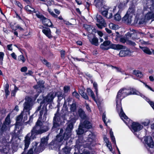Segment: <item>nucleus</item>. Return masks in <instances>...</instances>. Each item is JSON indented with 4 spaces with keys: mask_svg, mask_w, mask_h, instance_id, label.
Instances as JSON below:
<instances>
[{
    "mask_svg": "<svg viewBox=\"0 0 154 154\" xmlns=\"http://www.w3.org/2000/svg\"><path fill=\"white\" fill-rule=\"evenodd\" d=\"M131 94L140 95L142 97L144 95L138 91L134 88H122L118 92L116 97V109L121 119L126 124L129 123L130 119L124 112L121 106V100L125 97Z\"/></svg>",
    "mask_w": 154,
    "mask_h": 154,
    "instance_id": "f257e3e1",
    "label": "nucleus"
},
{
    "mask_svg": "<svg viewBox=\"0 0 154 154\" xmlns=\"http://www.w3.org/2000/svg\"><path fill=\"white\" fill-rule=\"evenodd\" d=\"M76 120V119L74 117L69 121L66 131L63 135V130L62 129L60 130V132L56 136V139L51 143V148L54 149L57 148L59 149L60 146L63 144L64 141L67 140L70 137L73 128V125Z\"/></svg>",
    "mask_w": 154,
    "mask_h": 154,
    "instance_id": "f03ea898",
    "label": "nucleus"
},
{
    "mask_svg": "<svg viewBox=\"0 0 154 154\" xmlns=\"http://www.w3.org/2000/svg\"><path fill=\"white\" fill-rule=\"evenodd\" d=\"M57 96L58 97L63 96L62 94H61V92H60L58 91L57 92H51L48 94L47 96L44 98L43 100V102H42L40 103V105L38 107L36 111H39L41 110L40 111V115L41 117H42L43 114H44V117H45L47 115V110L46 106L44 105L43 106L42 108L41 109L42 105L43 104V103H46L48 102H51L53 101L55 97L57 96Z\"/></svg>",
    "mask_w": 154,
    "mask_h": 154,
    "instance_id": "7ed1b4c3",
    "label": "nucleus"
},
{
    "mask_svg": "<svg viewBox=\"0 0 154 154\" xmlns=\"http://www.w3.org/2000/svg\"><path fill=\"white\" fill-rule=\"evenodd\" d=\"M40 118V117L38 120L35 126L32 130L33 131V132L36 136L37 134H40L46 132L49 129V128L48 126L42 125V122L39 120Z\"/></svg>",
    "mask_w": 154,
    "mask_h": 154,
    "instance_id": "20e7f679",
    "label": "nucleus"
},
{
    "mask_svg": "<svg viewBox=\"0 0 154 154\" xmlns=\"http://www.w3.org/2000/svg\"><path fill=\"white\" fill-rule=\"evenodd\" d=\"M48 136L42 138L41 140V143L39 147H37V145L38 143L35 142H32V147L34 148L35 146V150L36 152L42 151L44 149L45 147L48 143Z\"/></svg>",
    "mask_w": 154,
    "mask_h": 154,
    "instance_id": "39448f33",
    "label": "nucleus"
},
{
    "mask_svg": "<svg viewBox=\"0 0 154 154\" xmlns=\"http://www.w3.org/2000/svg\"><path fill=\"white\" fill-rule=\"evenodd\" d=\"M34 12L35 13L36 16L42 21L43 24L47 26L53 27L52 23L50 20L46 18L38 11H35Z\"/></svg>",
    "mask_w": 154,
    "mask_h": 154,
    "instance_id": "423d86ee",
    "label": "nucleus"
},
{
    "mask_svg": "<svg viewBox=\"0 0 154 154\" xmlns=\"http://www.w3.org/2000/svg\"><path fill=\"white\" fill-rule=\"evenodd\" d=\"M36 135L31 130V133H29L25 137L24 140V142L25 148L24 151L27 149L29 147L30 142V139H33L36 138Z\"/></svg>",
    "mask_w": 154,
    "mask_h": 154,
    "instance_id": "0eeeda50",
    "label": "nucleus"
},
{
    "mask_svg": "<svg viewBox=\"0 0 154 154\" xmlns=\"http://www.w3.org/2000/svg\"><path fill=\"white\" fill-rule=\"evenodd\" d=\"M103 0H95L94 4L99 11L102 12L104 10H108L109 7L104 5Z\"/></svg>",
    "mask_w": 154,
    "mask_h": 154,
    "instance_id": "6e6552de",
    "label": "nucleus"
},
{
    "mask_svg": "<svg viewBox=\"0 0 154 154\" xmlns=\"http://www.w3.org/2000/svg\"><path fill=\"white\" fill-rule=\"evenodd\" d=\"M96 19L98 24H97V26L100 29H102L106 26V24L102 16L99 15L97 14Z\"/></svg>",
    "mask_w": 154,
    "mask_h": 154,
    "instance_id": "1a4fd4ad",
    "label": "nucleus"
},
{
    "mask_svg": "<svg viewBox=\"0 0 154 154\" xmlns=\"http://www.w3.org/2000/svg\"><path fill=\"white\" fill-rule=\"evenodd\" d=\"M143 128V126L138 122H133L131 125V131L134 133L139 131Z\"/></svg>",
    "mask_w": 154,
    "mask_h": 154,
    "instance_id": "9d476101",
    "label": "nucleus"
},
{
    "mask_svg": "<svg viewBox=\"0 0 154 154\" xmlns=\"http://www.w3.org/2000/svg\"><path fill=\"white\" fill-rule=\"evenodd\" d=\"M150 11L146 14L145 16V19L147 20L153 19L154 20V4L150 7Z\"/></svg>",
    "mask_w": 154,
    "mask_h": 154,
    "instance_id": "9b49d317",
    "label": "nucleus"
},
{
    "mask_svg": "<svg viewBox=\"0 0 154 154\" xmlns=\"http://www.w3.org/2000/svg\"><path fill=\"white\" fill-rule=\"evenodd\" d=\"M24 112L22 111L20 115L17 116L16 119V124L15 125L16 129L18 128L19 126L23 124L24 123V121H23V117Z\"/></svg>",
    "mask_w": 154,
    "mask_h": 154,
    "instance_id": "f8f14e48",
    "label": "nucleus"
},
{
    "mask_svg": "<svg viewBox=\"0 0 154 154\" xmlns=\"http://www.w3.org/2000/svg\"><path fill=\"white\" fill-rule=\"evenodd\" d=\"M144 142L149 148H152L154 145L151 136L146 137L144 139Z\"/></svg>",
    "mask_w": 154,
    "mask_h": 154,
    "instance_id": "ddd939ff",
    "label": "nucleus"
},
{
    "mask_svg": "<svg viewBox=\"0 0 154 154\" xmlns=\"http://www.w3.org/2000/svg\"><path fill=\"white\" fill-rule=\"evenodd\" d=\"M108 10H104L101 12L102 15L107 18H110L112 16V8L109 7Z\"/></svg>",
    "mask_w": 154,
    "mask_h": 154,
    "instance_id": "4468645a",
    "label": "nucleus"
},
{
    "mask_svg": "<svg viewBox=\"0 0 154 154\" xmlns=\"http://www.w3.org/2000/svg\"><path fill=\"white\" fill-rule=\"evenodd\" d=\"M134 34L133 33L130 32H128L125 35V36L121 37L120 39L121 42L125 43V42H127L128 39H130L132 35Z\"/></svg>",
    "mask_w": 154,
    "mask_h": 154,
    "instance_id": "2eb2a0df",
    "label": "nucleus"
},
{
    "mask_svg": "<svg viewBox=\"0 0 154 154\" xmlns=\"http://www.w3.org/2000/svg\"><path fill=\"white\" fill-rule=\"evenodd\" d=\"M80 125H82V126L85 130L90 128L92 126L91 123L89 121L86 120L84 121L83 123L81 121Z\"/></svg>",
    "mask_w": 154,
    "mask_h": 154,
    "instance_id": "dca6fc26",
    "label": "nucleus"
},
{
    "mask_svg": "<svg viewBox=\"0 0 154 154\" xmlns=\"http://www.w3.org/2000/svg\"><path fill=\"white\" fill-rule=\"evenodd\" d=\"M125 46L119 44H112L110 45V48L115 50H120L125 48Z\"/></svg>",
    "mask_w": 154,
    "mask_h": 154,
    "instance_id": "f3484780",
    "label": "nucleus"
},
{
    "mask_svg": "<svg viewBox=\"0 0 154 154\" xmlns=\"http://www.w3.org/2000/svg\"><path fill=\"white\" fill-rule=\"evenodd\" d=\"M110 44V42L109 41H105L102 44H101L100 47L103 50H108L109 48L107 47Z\"/></svg>",
    "mask_w": 154,
    "mask_h": 154,
    "instance_id": "a211bd4d",
    "label": "nucleus"
},
{
    "mask_svg": "<svg viewBox=\"0 0 154 154\" xmlns=\"http://www.w3.org/2000/svg\"><path fill=\"white\" fill-rule=\"evenodd\" d=\"M42 32L49 38H52V36L51 34V31L49 28H45L42 30Z\"/></svg>",
    "mask_w": 154,
    "mask_h": 154,
    "instance_id": "6ab92c4d",
    "label": "nucleus"
},
{
    "mask_svg": "<svg viewBox=\"0 0 154 154\" xmlns=\"http://www.w3.org/2000/svg\"><path fill=\"white\" fill-rule=\"evenodd\" d=\"M24 108L23 111L24 112L26 110V112H28L31 109V106H32L31 103L29 102H25L24 104Z\"/></svg>",
    "mask_w": 154,
    "mask_h": 154,
    "instance_id": "aec40b11",
    "label": "nucleus"
},
{
    "mask_svg": "<svg viewBox=\"0 0 154 154\" xmlns=\"http://www.w3.org/2000/svg\"><path fill=\"white\" fill-rule=\"evenodd\" d=\"M131 54V51L129 50H121L119 54V56L124 57L126 56L130 55Z\"/></svg>",
    "mask_w": 154,
    "mask_h": 154,
    "instance_id": "412c9836",
    "label": "nucleus"
},
{
    "mask_svg": "<svg viewBox=\"0 0 154 154\" xmlns=\"http://www.w3.org/2000/svg\"><path fill=\"white\" fill-rule=\"evenodd\" d=\"M60 122V117L55 115L54 118V127L56 128L58 126Z\"/></svg>",
    "mask_w": 154,
    "mask_h": 154,
    "instance_id": "4be33fe9",
    "label": "nucleus"
},
{
    "mask_svg": "<svg viewBox=\"0 0 154 154\" xmlns=\"http://www.w3.org/2000/svg\"><path fill=\"white\" fill-rule=\"evenodd\" d=\"M132 17L131 16H130L126 14L123 17L122 20L125 21L127 23H131L132 21Z\"/></svg>",
    "mask_w": 154,
    "mask_h": 154,
    "instance_id": "5701e85b",
    "label": "nucleus"
},
{
    "mask_svg": "<svg viewBox=\"0 0 154 154\" xmlns=\"http://www.w3.org/2000/svg\"><path fill=\"white\" fill-rule=\"evenodd\" d=\"M88 39L89 41L92 44L95 46H97L99 45L98 39L97 38L94 37L91 38L89 37Z\"/></svg>",
    "mask_w": 154,
    "mask_h": 154,
    "instance_id": "b1692460",
    "label": "nucleus"
},
{
    "mask_svg": "<svg viewBox=\"0 0 154 154\" xmlns=\"http://www.w3.org/2000/svg\"><path fill=\"white\" fill-rule=\"evenodd\" d=\"M44 82L42 81H40L37 82V84L33 86V88L38 89H40L41 88H43L44 87Z\"/></svg>",
    "mask_w": 154,
    "mask_h": 154,
    "instance_id": "393cba45",
    "label": "nucleus"
},
{
    "mask_svg": "<svg viewBox=\"0 0 154 154\" xmlns=\"http://www.w3.org/2000/svg\"><path fill=\"white\" fill-rule=\"evenodd\" d=\"M86 130L82 126V125H79V128L76 131L78 135H81L83 134L84 132H86Z\"/></svg>",
    "mask_w": 154,
    "mask_h": 154,
    "instance_id": "a878e982",
    "label": "nucleus"
},
{
    "mask_svg": "<svg viewBox=\"0 0 154 154\" xmlns=\"http://www.w3.org/2000/svg\"><path fill=\"white\" fill-rule=\"evenodd\" d=\"M10 122V115L9 114L5 118V121L3 124V128H4V126L5 125H9V124Z\"/></svg>",
    "mask_w": 154,
    "mask_h": 154,
    "instance_id": "bb28decb",
    "label": "nucleus"
},
{
    "mask_svg": "<svg viewBox=\"0 0 154 154\" xmlns=\"http://www.w3.org/2000/svg\"><path fill=\"white\" fill-rule=\"evenodd\" d=\"M20 139L17 136H14L12 137L11 142L14 144H17L20 141Z\"/></svg>",
    "mask_w": 154,
    "mask_h": 154,
    "instance_id": "cd10ccee",
    "label": "nucleus"
},
{
    "mask_svg": "<svg viewBox=\"0 0 154 154\" xmlns=\"http://www.w3.org/2000/svg\"><path fill=\"white\" fill-rule=\"evenodd\" d=\"M25 9L26 11L29 12L30 13H32V14L35 13L34 12L35 11H35L34 8H32L30 6L27 5L25 7Z\"/></svg>",
    "mask_w": 154,
    "mask_h": 154,
    "instance_id": "c85d7f7f",
    "label": "nucleus"
},
{
    "mask_svg": "<svg viewBox=\"0 0 154 154\" xmlns=\"http://www.w3.org/2000/svg\"><path fill=\"white\" fill-rule=\"evenodd\" d=\"M140 48L145 53L149 55L152 54V52L148 48L146 47H140Z\"/></svg>",
    "mask_w": 154,
    "mask_h": 154,
    "instance_id": "c756f323",
    "label": "nucleus"
},
{
    "mask_svg": "<svg viewBox=\"0 0 154 154\" xmlns=\"http://www.w3.org/2000/svg\"><path fill=\"white\" fill-rule=\"evenodd\" d=\"M135 12V9L134 7H130L127 12V14L131 16L132 17L134 14V13Z\"/></svg>",
    "mask_w": 154,
    "mask_h": 154,
    "instance_id": "7c9ffc66",
    "label": "nucleus"
},
{
    "mask_svg": "<svg viewBox=\"0 0 154 154\" xmlns=\"http://www.w3.org/2000/svg\"><path fill=\"white\" fill-rule=\"evenodd\" d=\"M133 74L139 78H142L143 76L142 73L138 70H134Z\"/></svg>",
    "mask_w": 154,
    "mask_h": 154,
    "instance_id": "2f4dec72",
    "label": "nucleus"
},
{
    "mask_svg": "<svg viewBox=\"0 0 154 154\" xmlns=\"http://www.w3.org/2000/svg\"><path fill=\"white\" fill-rule=\"evenodd\" d=\"M87 92L89 95H90L92 97L93 99L94 100H95V98L94 95V94L90 88H88L87 89Z\"/></svg>",
    "mask_w": 154,
    "mask_h": 154,
    "instance_id": "473e14b6",
    "label": "nucleus"
},
{
    "mask_svg": "<svg viewBox=\"0 0 154 154\" xmlns=\"http://www.w3.org/2000/svg\"><path fill=\"white\" fill-rule=\"evenodd\" d=\"M78 112L79 116L82 119H84L85 118L86 116L85 112L82 109H79Z\"/></svg>",
    "mask_w": 154,
    "mask_h": 154,
    "instance_id": "72a5a7b5",
    "label": "nucleus"
},
{
    "mask_svg": "<svg viewBox=\"0 0 154 154\" xmlns=\"http://www.w3.org/2000/svg\"><path fill=\"white\" fill-rule=\"evenodd\" d=\"M110 134L112 141L114 143L115 146H116L115 138L113 135V132L111 130L110 131Z\"/></svg>",
    "mask_w": 154,
    "mask_h": 154,
    "instance_id": "f704fd0d",
    "label": "nucleus"
},
{
    "mask_svg": "<svg viewBox=\"0 0 154 154\" xmlns=\"http://www.w3.org/2000/svg\"><path fill=\"white\" fill-rule=\"evenodd\" d=\"M70 150L71 149L67 147L63 148V154H69Z\"/></svg>",
    "mask_w": 154,
    "mask_h": 154,
    "instance_id": "c9c22d12",
    "label": "nucleus"
},
{
    "mask_svg": "<svg viewBox=\"0 0 154 154\" xmlns=\"http://www.w3.org/2000/svg\"><path fill=\"white\" fill-rule=\"evenodd\" d=\"M70 109L71 111L74 112L76 109V106L75 103H73L70 105Z\"/></svg>",
    "mask_w": 154,
    "mask_h": 154,
    "instance_id": "e433bc0d",
    "label": "nucleus"
},
{
    "mask_svg": "<svg viewBox=\"0 0 154 154\" xmlns=\"http://www.w3.org/2000/svg\"><path fill=\"white\" fill-rule=\"evenodd\" d=\"M125 6L124 4L123 3H120L118 6V8L119 9L118 13L121 12L125 8Z\"/></svg>",
    "mask_w": 154,
    "mask_h": 154,
    "instance_id": "4c0bfd02",
    "label": "nucleus"
},
{
    "mask_svg": "<svg viewBox=\"0 0 154 154\" xmlns=\"http://www.w3.org/2000/svg\"><path fill=\"white\" fill-rule=\"evenodd\" d=\"M9 85L8 84L6 85V86L5 89V94L6 96H7L9 95L10 92L8 90Z\"/></svg>",
    "mask_w": 154,
    "mask_h": 154,
    "instance_id": "58836bf2",
    "label": "nucleus"
},
{
    "mask_svg": "<svg viewBox=\"0 0 154 154\" xmlns=\"http://www.w3.org/2000/svg\"><path fill=\"white\" fill-rule=\"evenodd\" d=\"M18 60L20 61H21L23 63L25 62L26 59L23 55H21L18 56Z\"/></svg>",
    "mask_w": 154,
    "mask_h": 154,
    "instance_id": "ea45409f",
    "label": "nucleus"
},
{
    "mask_svg": "<svg viewBox=\"0 0 154 154\" xmlns=\"http://www.w3.org/2000/svg\"><path fill=\"white\" fill-rule=\"evenodd\" d=\"M35 146L34 148L32 146V148H31L28 151L26 154H33V149H34V151L35 152H38V151H36L35 150ZM38 152H41V151H38Z\"/></svg>",
    "mask_w": 154,
    "mask_h": 154,
    "instance_id": "a19ab883",
    "label": "nucleus"
},
{
    "mask_svg": "<svg viewBox=\"0 0 154 154\" xmlns=\"http://www.w3.org/2000/svg\"><path fill=\"white\" fill-rule=\"evenodd\" d=\"M114 19L117 21H120L121 19V17L120 15L117 13L114 15Z\"/></svg>",
    "mask_w": 154,
    "mask_h": 154,
    "instance_id": "79ce46f5",
    "label": "nucleus"
},
{
    "mask_svg": "<svg viewBox=\"0 0 154 154\" xmlns=\"http://www.w3.org/2000/svg\"><path fill=\"white\" fill-rule=\"evenodd\" d=\"M93 86L94 88V89H95V93H96V95L97 96L98 95V89H97V84L95 82H94L93 83Z\"/></svg>",
    "mask_w": 154,
    "mask_h": 154,
    "instance_id": "37998d69",
    "label": "nucleus"
},
{
    "mask_svg": "<svg viewBox=\"0 0 154 154\" xmlns=\"http://www.w3.org/2000/svg\"><path fill=\"white\" fill-rule=\"evenodd\" d=\"M4 54L3 52H0V64L2 65L3 64V59Z\"/></svg>",
    "mask_w": 154,
    "mask_h": 154,
    "instance_id": "c03bdc74",
    "label": "nucleus"
},
{
    "mask_svg": "<svg viewBox=\"0 0 154 154\" xmlns=\"http://www.w3.org/2000/svg\"><path fill=\"white\" fill-rule=\"evenodd\" d=\"M48 11L49 13L54 17L57 18L58 17L57 15V14H55L53 11L51 9L48 8Z\"/></svg>",
    "mask_w": 154,
    "mask_h": 154,
    "instance_id": "a18cd8bd",
    "label": "nucleus"
},
{
    "mask_svg": "<svg viewBox=\"0 0 154 154\" xmlns=\"http://www.w3.org/2000/svg\"><path fill=\"white\" fill-rule=\"evenodd\" d=\"M109 27L110 29H116L118 28V26L117 25L114 24L112 23H110L109 25Z\"/></svg>",
    "mask_w": 154,
    "mask_h": 154,
    "instance_id": "49530a36",
    "label": "nucleus"
},
{
    "mask_svg": "<svg viewBox=\"0 0 154 154\" xmlns=\"http://www.w3.org/2000/svg\"><path fill=\"white\" fill-rule=\"evenodd\" d=\"M85 5L86 8L88 10H89V7L90 6V2H88V0H85Z\"/></svg>",
    "mask_w": 154,
    "mask_h": 154,
    "instance_id": "de8ad7c7",
    "label": "nucleus"
},
{
    "mask_svg": "<svg viewBox=\"0 0 154 154\" xmlns=\"http://www.w3.org/2000/svg\"><path fill=\"white\" fill-rule=\"evenodd\" d=\"M84 27L88 32H90L91 30L92 29L91 26L88 25H85Z\"/></svg>",
    "mask_w": 154,
    "mask_h": 154,
    "instance_id": "09e8293b",
    "label": "nucleus"
},
{
    "mask_svg": "<svg viewBox=\"0 0 154 154\" xmlns=\"http://www.w3.org/2000/svg\"><path fill=\"white\" fill-rule=\"evenodd\" d=\"M105 119H106V113L105 112H104L103 114L102 119L105 124L107 126V123L106 122V120Z\"/></svg>",
    "mask_w": 154,
    "mask_h": 154,
    "instance_id": "8fccbe9b",
    "label": "nucleus"
},
{
    "mask_svg": "<svg viewBox=\"0 0 154 154\" xmlns=\"http://www.w3.org/2000/svg\"><path fill=\"white\" fill-rule=\"evenodd\" d=\"M42 62L45 65L47 66L48 67H50L51 66V64H50V63L45 60H43L42 61Z\"/></svg>",
    "mask_w": 154,
    "mask_h": 154,
    "instance_id": "3c124183",
    "label": "nucleus"
},
{
    "mask_svg": "<svg viewBox=\"0 0 154 154\" xmlns=\"http://www.w3.org/2000/svg\"><path fill=\"white\" fill-rule=\"evenodd\" d=\"M72 96L77 98H79L80 97L79 94L75 91H74L72 93Z\"/></svg>",
    "mask_w": 154,
    "mask_h": 154,
    "instance_id": "603ef678",
    "label": "nucleus"
},
{
    "mask_svg": "<svg viewBox=\"0 0 154 154\" xmlns=\"http://www.w3.org/2000/svg\"><path fill=\"white\" fill-rule=\"evenodd\" d=\"M70 88L68 86H66L64 87V92L65 93H66L69 91Z\"/></svg>",
    "mask_w": 154,
    "mask_h": 154,
    "instance_id": "864d4df0",
    "label": "nucleus"
},
{
    "mask_svg": "<svg viewBox=\"0 0 154 154\" xmlns=\"http://www.w3.org/2000/svg\"><path fill=\"white\" fill-rule=\"evenodd\" d=\"M106 145L107 147L109 148V150L112 152V148L111 146V143L110 142H109V143H106Z\"/></svg>",
    "mask_w": 154,
    "mask_h": 154,
    "instance_id": "5fc2aeb1",
    "label": "nucleus"
},
{
    "mask_svg": "<svg viewBox=\"0 0 154 154\" xmlns=\"http://www.w3.org/2000/svg\"><path fill=\"white\" fill-rule=\"evenodd\" d=\"M3 125L1 128V129L3 131H6L7 130L9 129L10 128L9 125H5L4 126V128H3Z\"/></svg>",
    "mask_w": 154,
    "mask_h": 154,
    "instance_id": "6e6d98bb",
    "label": "nucleus"
},
{
    "mask_svg": "<svg viewBox=\"0 0 154 154\" xmlns=\"http://www.w3.org/2000/svg\"><path fill=\"white\" fill-rule=\"evenodd\" d=\"M146 100L148 102L149 104L154 110V102L150 101L149 99H147Z\"/></svg>",
    "mask_w": 154,
    "mask_h": 154,
    "instance_id": "4d7b16f0",
    "label": "nucleus"
},
{
    "mask_svg": "<svg viewBox=\"0 0 154 154\" xmlns=\"http://www.w3.org/2000/svg\"><path fill=\"white\" fill-rule=\"evenodd\" d=\"M25 99V102H29V103H31V104H32V99L31 98L29 97H26Z\"/></svg>",
    "mask_w": 154,
    "mask_h": 154,
    "instance_id": "13d9d810",
    "label": "nucleus"
},
{
    "mask_svg": "<svg viewBox=\"0 0 154 154\" xmlns=\"http://www.w3.org/2000/svg\"><path fill=\"white\" fill-rule=\"evenodd\" d=\"M149 123V120H146L142 123V124L145 126H147Z\"/></svg>",
    "mask_w": 154,
    "mask_h": 154,
    "instance_id": "bf43d9fd",
    "label": "nucleus"
},
{
    "mask_svg": "<svg viewBox=\"0 0 154 154\" xmlns=\"http://www.w3.org/2000/svg\"><path fill=\"white\" fill-rule=\"evenodd\" d=\"M140 82H142L143 84L145 85V87L146 88H148V89H149L151 91L153 92H154V90H153L148 85H147L146 83L144 82H142L141 81H140Z\"/></svg>",
    "mask_w": 154,
    "mask_h": 154,
    "instance_id": "052dcab7",
    "label": "nucleus"
},
{
    "mask_svg": "<svg viewBox=\"0 0 154 154\" xmlns=\"http://www.w3.org/2000/svg\"><path fill=\"white\" fill-rule=\"evenodd\" d=\"M88 138H90L89 140L90 141H91L92 140V139H94V136L93 135V134H90L88 136Z\"/></svg>",
    "mask_w": 154,
    "mask_h": 154,
    "instance_id": "680f3d73",
    "label": "nucleus"
},
{
    "mask_svg": "<svg viewBox=\"0 0 154 154\" xmlns=\"http://www.w3.org/2000/svg\"><path fill=\"white\" fill-rule=\"evenodd\" d=\"M129 39H128L127 43L133 46H134L135 45V42L129 40Z\"/></svg>",
    "mask_w": 154,
    "mask_h": 154,
    "instance_id": "e2e57ef3",
    "label": "nucleus"
},
{
    "mask_svg": "<svg viewBox=\"0 0 154 154\" xmlns=\"http://www.w3.org/2000/svg\"><path fill=\"white\" fill-rule=\"evenodd\" d=\"M23 121H24V122L27 119V114L26 113H25L24 112V113H23Z\"/></svg>",
    "mask_w": 154,
    "mask_h": 154,
    "instance_id": "0e129e2a",
    "label": "nucleus"
},
{
    "mask_svg": "<svg viewBox=\"0 0 154 154\" xmlns=\"http://www.w3.org/2000/svg\"><path fill=\"white\" fill-rule=\"evenodd\" d=\"M112 69H115L116 71L121 72V69H120L119 68L117 67H115L112 66Z\"/></svg>",
    "mask_w": 154,
    "mask_h": 154,
    "instance_id": "69168bd1",
    "label": "nucleus"
},
{
    "mask_svg": "<svg viewBox=\"0 0 154 154\" xmlns=\"http://www.w3.org/2000/svg\"><path fill=\"white\" fill-rule=\"evenodd\" d=\"M27 68L26 67L24 66L21 68L20 71L22 72H26L27 71Z\"/></svg>",
    "mask_w": 154,
    "mask_h": 154,
    "instance_id": "338daca9",
    "label": "nucleus"
},
{
    "mask_svg": "<svg viewBox=\"0 0 154 154\" xmlns=\"http://www.w3.org/2000/svg\"><path fill=\"white\" fill-rule=\"evenodd\" d=\"M80 154H90V152L88 150H85Z\"/></svg>",
    "mask_w": 154,
    "mask_h": 154,
    "instance_id": "774afa93",
    "label": "nucleus"
}]
</instances>
